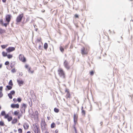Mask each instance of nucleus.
<instances>
[{
  "label": "nucleus",
  "mask_w": 133,
  "mask_h": 133,
  "mask_svg": "<svg viewBox=\"0 0 133 133\" xmlns=\"http://www.w3.org/2000/svg\"><path fill=\"white\" fill-rule=\"evenodd\" d=\"M6 56L8 59H11L12 58L13 56L12 54H7Z\"/></svg>",
  "instance_id": "obj_21"
},
{
  "label": "nucleus",
  "mask_w": 133,
  "mask_h": 133,
  "mask_svg": "<svg viewBox=\"0 0 133 133\" xmlns=\"http://www.w3.org/2000/svg\"><path fill=\"white\" fill-rule=\"evenodd\" d=\"M8 45V44L5 45H3L1 46V47L3 49H4L6 48Z\"/></svg>",
  "instance_id": "obj_28"
},
{
  "label": "nucleus",
  "mask_w": 133,
  "mask_h": 133,
  "mask_svg": "<svg viewBox=\"0 0 133 133\" xmlns=\"http://www.w3.org/2000/svg\"><path fill=\"white\" fill-rule=\"evenodd\" d=\"M60 50L62 52H63L64 51V49L63 47L62 46H60Z\"/></svg>",
  "instance_id": "obj_29"
},
{
  "label": "nucleus",
  "mask_w": 133,
  "mask_h": 133,
  "mask_svg": "<svg viewBox=\"0 0 133 133\" xmlns=\"http://www.w3.org/2000/svg\"><path fill=\"white\" fill-rule=\"evenodd\" d=\"M5 32L4 30H3L1 28H0V34H2Z\"/></svg>",
  "instance_id": "obj_33"
},
{
  "label": "nucleus",
  "mask_w": 133,
  "mask_h": 133,
  "mask_svg": "<svg viewBox=\"0 0 133 133\" xmlns=\"http://www.w3.org/2000/svg\"><path fill=\"white\" fill-rule=\"evenodd\" d=\"M33 130L35 133H40L39 127L38 125L35 124L34 125Z\"/></svg>",
  "instance_id": "obj_4"
},
{
  "label": "nucleus",
  "mask_w": 133,
  "mask_h": 133,
  "mask_svg": "<svg viewBox=\"0 0 133 133\" xmlns=\"http://www.w3.org/2000/svg\"><path fill=\"white\" fill-rule=\"evenodd\" d=\"M2 64H0V68H2Z\"/></svg>",
  "instance_id": "obj_56"
},
{
  "label": "nucleus",
  "mask_w": 133,
  "mask_h": 133,
  "mask_svg": "<svg viewBox=\"0 0 133 133\" xmlns=\"http://www.w3.org/2000/svg\"><path fill=\"white\" fill-rule=\"evenodd\" d=\"M76 100L78 103H79V101L77 98L76 99Z\"/></svg>",
  "instance_id": "obj_48"
},
{
  "label": "nucleus",
  "mask_w": 133,
  "mask_h": 133,
  "mask_svg": "<svg viewBox=\"0 0 133 133\" xmlns=\"http://www.w3.org/2000/svg\"><path fill=\"white\" fill-rule=\"evenodd\" d=\"M56 125L54 123H52L51 124V128H53L55 127Z\"/></svg>",
  "instance_id": "obj_31"
},
{
  "label": "nucleus",
  "mask_w": 133,
  "mask_h": 133,
  "mask_svg": "<svg viewBox=\"0 0 133 133\" xmlns=\"http://www.w3.org/2000/svg\"><path fill=\"white\" fill-rule=\"evenodd\" d=\"M44 48L45 50H46L48 47V44L46 43H45L44 45Z\"/></svg>",
  "instance_id": "obj_25"
},
{
  "label": "nucleus",
  "mask_w": 133,
  "mask_h": 133,
  "mask_svg": "<svg viewBox=\"0 0 133 133\" xmlns=\"http://www.w3.org/2000/svg\"><path fill=\"white\" fill-rule=\"evenodd\" d=\"M26 133H31L30 131H27Z\"/></svg>",
  "instance_id": "obj_58"
},
{
  "label": "nucleus",
  "mask_w": 133,
  "mask_h": 133,
  "mask_svg": "<svg viewBox=\"0 0 133 133\" xmlns=\"http://www.w3.org/2000/svg\"><path fill=\"white\" fill-rule=\"evenodd\" d=\"M11 72L12 73H15L16 72V70L15 68H14L11 70Z\"/></svg>",
  "instance_id": "obj_37"
},
{
  "label": "nucleus",
  "mask_w": 133,
  "mask_h": 133,
  "mask_svg": "<svg viewBox=\"0 0 133 133\" xmlns=\"http://www.w3.org/2000/svg\"><path fill=\"white\" fill-rule=\"evenodd\" d=\"M18 133H22L23 132L21 128H19L18 130Z\"/></svg>",
  "instance_id": "obj_34"
},
{
  "label": "nucleus",
  "mask_w": 133,
  "mask_h": 133,
  "mask_svg": "<svg viewBox=\"0 0 133 133\" xmlns=\"http://www.w3.org/2000/svg\"><path fill=\"white\" fill-rule=\"evenodd\" d=\"M55 133H58L55 132Z\"/></svg>",
  "instance_id": "obj_64"
},
{
  "label": "nucleus",
  "mask_w": 133,
  "mask_h": 133,
  "mask_svg": "<svg viewBox=\"0 0 133 133\" xmlns=\"http://www.w3.org/2000/svg\"><path fill=\"white\" fill-rule=\"evenodd\" d=\"M3 88V87L2 86H1L0 87V91H2V89Z\"/></svg>",
  "instance_id": "obj_45"
},
{
  "label": "nucleus",
  "mask_w": 133,
  "mask_h": 133,
  "mask_svg": "<svg viewBox=\"0 0 133 133\" xmlns=\"http://www.w3.org/2000/svg\"><path fill=\"white\" fill-rule=\"evenodd\" d=\"M22 101V99L20 98H18L17 99V101L20 102Z\"/></svg>",
  "instance_id": "obj_40"
},
{
  "label": "nucleus",
  "mask_w": 133,
  "mask_h": 133,
  "mask_svg": "<svg viewBox=\"0 0 133 133\" xmlns=\"http://www.w3.org/2000/svg\"><path fill=\"white\" fill-rule=\"evenodd\" d=\"M14 131L15 132H17V130L15 129L14 130Z\"/></svg>",
  "instance_id": "obj_53"
},
{
  "label": "nucleus",
  "mask_w": 133,
  "mask_h": 133,
  "mask_svg": "<svg viewBox=\"0 0 133 133\" xmlns=\"http://www.w3.org/2000/svg\"><path fill=\"white\" fill-rule=\"evenodd\" d=\"M3 94L2 92V91H0V98H1L3 96Z\"/></svg>",
  "instance_id": "obj_39"
},
{
  "label": "nucleus",
  "mask_w": 133,
  "mask_h": 133,
  "mask_svg": "<svg viewBox=\"0 0 133 133\" xmlns=\"http://www.w3.org/2000/svg\"><path fill=\"white\" fill-rule=\"evenodd\" d=\"M11 16L10 15H7L5 17V19L8 22V24H9L11 19Z\"/></svg>",
  "instance_id": "obj_15"
},
{
  "label": "nucleus",
  "mask_w": 133,
  "mask_h": 133,
  "mask_svg": "<svg viewBox=\"0 0 133 133\" xmlns=\"http://www.w3.org/2000/svg\"><path fill=\"white\" fill-rule=\"evenodd\" d=\"M41 45H39V49H41Z\"/></svg>",
  "instance_id": "obj_54"
},
{
  "label": "nucleus",
  "mask_w": 133,
  "mask_h": 133,
  "mask_svg": "<svg viewBox=\"0 0 133 133\" xmlns=\"http://www.w3.org/2000/svg\"><path fill=\"white\" fill-rule=\"evenodd\" d=\"M11 107L12 108H17L18 109L19 108V105L18 104H12L11 105Z\"/></svg>",
  "instance_id": "obj_16"
},
{
  "label": "nucleus",
  "mask_w": 133,
  "mask_h": 133,
  "mask_svg": "<svg viewBox=\"0 0 133 133\" xmlns=\"http://www.w3.org/2000/svg\"><path fill=\"white\" fill-rule=\"evenodd\" d=\"M5 125L3 121H0V126L3 127Z\"/></svg>",
  "instance_id": "obj_23"
},
{
  "label": "nucleus",
  "mask_w": 133,
  "mask_h": 133,
  "mask_svg": "<svg viewBox=\"0 0 133 133\" xmlns=\"http://www.w3.org/2000/svg\"><path fill=\"white\" fill-rule=\"evenodd\" d=\"M15 92L14 90H12L10 92V93L8 94V96L10 99L12 98V95H14L15 94Z\"/></svg>",
  "instance_id": "obj_14"
},
{
  "label": "nucleus",
  "mask_w": 133,
  "mask_h": 133,
  "mask_svg": "<svg viewBox=\"0 0 133 133\" xmlns=\"http://www.w3.org/2000/svg\"><path fill=\"white\" fill-rule=\"evenodd\" d=\"M26 107V105L24 103H23L21 105V109L24 112H25V109Z\"/></svg>",
  "instance_id": "obj_17"
},
{
  "label": "nucleus",
  "mask_w": 133,
  "mask_h": 133,
  "mask_svg": "<svg viewBox=\"0 0 133 133\" xmlns=\"http://www.w3.org/2000/svg\"><path fill=\"white\" fill-rule=\"evenodd\" d=\"M13 101L14 103H16L17 102V100L16 98H14L13 99Z\"/></svg>",
  "instance_id": "obj_43"
},
{
  "label": "nucleus",
  "mask_w": 133,
  "mask_h": 133,
  "mask_svg": "<svg viewBox=\"0 0 133 133\" xmlns=\"http://www.w3.org/2000/svg\"><path fill=\"white\" fill-rule=\"evenodd\" d=\"M1 106L0 105V110H1Z\"/></svg>",
  "instance_id": "obj_60"
},
{
  "label": "nucleus",
  "mask_w": 133,
  "mask_h": 133,
  "mask_svg": "<svg viewBox=\"0 0 133 133\" xmlns=\"http://www.w3.org/2000/svg\"><path fill=\"white\" fill-rule=\"evenodd\" d=\"M25 68L28 69H29V68H30V67H29V65L27 64L25 65Z\"/></svg>",
  "instance_id": "obj_41"
},
{
  "label": "nucleus",
  "mask_w": 133,
  "mask_h": 133,
  "mask_svg": "<svg viewBox=\"0 0 133 133\" xmlns=\"http://www.w3.org/2000/svg\"><path fill=\"white\" fill-rule=\"evenodd\" d=\"M4 25L5 27H6L7 26V25H8V23H5L3 24Z\"/></svg>",
  "instance_id": "obj_46"
},
{
  "label": "nucleus",
  "mask_w": 133,
  "mask_h": 133,
  "mask_svg": "<svg viewBox=\"0 0 133 133\" xmlns=\"http://www.w3.org/2000/svg\"><path fill=\"white\" fill-rule=\"evenodd\" d=\"M4 64L5 65L8 66L9 65V62L8 61H6L5 62Z\"/></svg>",
  "instance_id": "obj_36"
},
{
  "label": "nucleus",
  "mask_w": 133,
  "mask_h": 133,
  "mask_svg": "<svg viewBox=\"0 0 133 133\" xmlns=\"http://www.w3.org/2000/svg\"><path fill=\"white\" fill-rule=\"evenodd\" d=\"M6 87L8 90H11L12 88V86L9 85H7Z\"/></svg>",
  "instance_id": "obj_27"
},
{
  "label": "nucleus",
  "mask_w": 133,
  "mask_h": 133,
  "mask_svg": "<svg viewBox=\"0 0 133 133\" xmlns=\"http://www.w3.org/2000/svg\"><path fill=\"white\" fill-rule=\"evenodd\" d=\"M18 120L17 119V118H14V119L12 121V124H14L16 123L17 122Z\"/></svg>",
  "instance_id": "obj_20"
},
{
  "label": "nucleus",
  "mask_w": 133,
  "mask_h": 133,
  "mask_svg": "<svg viewBox=\"0 0 133 133\" xmlns=\"http://www.w3.org/2000/svg\"><path fill=\"white\" fill-rule=\"evenodd\" d=\"M19 59L23 62H25L26 61V59L24 56L22 54H20L19 56Z\"/></svg>",
  "instance_id": "obj_10"
},
{
  "label": "nucleus",
  "mask_w": 133,
  "mask_h": 133,
  "mask_svg": "<svg viewBox=\"0 0 133 133\" xmlns=\"http://www.w3.org/2000/svg\"><path fill=\"white\" fill-rule=\"evenodd\" d=\"M18 125H20V123H18Z\"/></svg>",
  "instance_id": "obj_59"
},
{
  "label": "nucleus",
  "mask_w": 133,
  "mask_h": 133,
  "mask_svg": "<svg viewBox=\"0 0 133 133\" xmlns=\"http://www.w3.org/2000/svg\"><path fill=\"white\" fill-rule=\"evenodd\" d=\"M57 72L58 74L60 77L64 78H65V72L62 68H59Z\"/></svg>",
  "instance_id": "obj_2"
},
{
  "label": "nucleus",
  "mask_w": 133,
  "mask_h": 133,
  "mask_svg": "<svg viewBox=\"0 0 133 133\" xmlns=\"http://www.w3.org/2000/svg\"><path fill=\"white\" fill-rule=\"evenodd\" d=\"M17 81L19 86L22 85L24 83L23 81L22 80H17Z\"/></svg>",
  "instance_id": "obj_18"
},
{
  "label": "nucleus",
  "mask_w": 133,
  "mask_h": 133,
  "mask_svg": "<svg viewBox=\"0 0 133 133\" xmlns=\"http://www.w3.org/2000/svg\"><path fill=\"white\" fill-rule=\"evenodd\" d=\"M1 43V41H0V43Z\"/></svg>",
  "instance_id": "obj_61"
},
{
  "label": "nucleus",
  "mask_w": 133,
  "mask_h": 133,
  "mask_svg": "<svg viewBox=\"0 0 133 133\" xmlns=\"http://www.w3.org/2000/svg\"><path fill=\"white\" fill-rule=\"evenodd\" d=\"M15 50V47H10L6 49V51L7 52L10 53L14 51Z\"/></svg>",
  "instance_id": "obj_11"
},
{
  "label": "nucleus",
  "mask_w": 133,
  "mask_h": 133,
  "mask_svg": "<svg viewBox=\"0 0 133 133\" xmlns=\"http://www.w3.org/2000/svg\"><path fill=\"white\" fill-rule=\"evenodd\" d=\"M35 113H37V115H38V111H35Z\"/></svg>",
  "instance_id": "obj_55"
},
{
  "label": "nucleus",
  "mask_w": 133,
  "mask_h": 133,
  "mask_svg": "<svg viewBox=\"0 0 133 133\" xmlns=\"http://www.w3.org/2000/svg\"><path fill=\"white\" fill-rule=\"evenodd\" d=\"M49 118H50V117H47V118L48 119V120H49Z\"/></svg>",
  "instance_id": "obj_57"
},
{
  "label": "nucleus",
  "mask_w": 133,
  "mask_h": 133,
  "mask_svg": "<svg viewBox=\"0 0 133 133\" xmlns=\"http://www.w3.org/2000/svg\"><path fill=\"white\" fill-rule=\"evenodd\" d=\"M75 125H75V124H74V125L73 126V128L74 129L75 133H77V130L76 128L75 127Z\"/></svg>",
  "instance_id": "obj_35"
},
{
  "label": "nucleus",
  "mask_w": 133,
  "mask_h": 133,
  "mask_svg": "<svg viewBox=\"0 0 133 133\" xmlns=\"http://www.w3.org/2000/svg\"><path fill=\"white\" fill-rule=\"evenodd\" d=\"M9 84L12 86L13 85V83L11 80L10 81L9 83Z\"/></svg>",
  "instance_id": "obj_32"
},
{
  "label": "nucleus",
  "mask_w": 133,
  "mask_h": 133,
  "mask_svg": "<svg viewBox=\"0 0 133 133\" xmlns=\"http://www.w3.org/2000/svg\"><path fill=\"white\" fill-rule=\"evenodd\" d=\"M20 112L19 110L14 111V115L15 116H18V118L19 119L20 117L22 116V114H20Z\"/></svg>",
  "instance_id": "obj_8"
},
{
  "label": "nucleus",
  "mask_w": 133,
  "mask_h": 133,
  "mask_svg": "<svg viewBox=\"0 0 133 133\" xmlns=\"http://www.w3.org/2000/svg\"><path fill=\"white\" fill-rule=\"evenodd\" d=\"M90 74L92 76L94 75V72L93 71H91L90 72Z\"/></svg>",
  "instance_id": "obj_42"
},
{
  "label": "nucleus",
  "mask_w": 133,
  "mask_h": 133,
  "mask_svg": "<svg viewBox=\"0 0 133 133\" xmlns=\"http://www.w3.org/2000/svg\"><path fill=\"white\" fill-rule=\"evenodd\" d=\"M23 126L25 130L28 129L29 127V125L27 123H24L23 125Z\"/></svg>",
  "instance_id": "obj_19"
},
{
  "label": "nucleus",
  "mask_w": 133,
  "mask_h": 133,
  "mask_svg": "<svg viewBox=\"0 0 133 133\" xmlns=\"http://www.w3.org/2000/svg\"><path fill=\"white\" fill-rule=\"evenodd\" d=\"M0 133H2L1 132H0Z\"/></svg>",
  "instance_id": "obj_63"
},
{
  "label": "nucleus",
  "mask_w": 133,
  "mask_h": 133,
  "mask_svg": "<svg viewBox=\"0 0 133 133\" xmlns=\"http://www.w3.org/2000/svg\"><path fill=\"white\" fill-rule=\"evenodd\" d=\"M63 65L65 68L68 70L70 69V66L69 65V63L66 60H65L63 63Z\"/></svg>",
  "instance_id": "obj_7"
},
{
  "label": "nucleus",
  "mask_w": 133,
  "mask_h": 133,
  "mask_svg": "<svg viewBox=\"0 0 133 133\" xmlns=\"http://www.w3.org/2000/svg\"><path fill=\"white\" fill-rule=\"evenodd\" d=\"M45 133H49V132L47 131V130H45Z\"/></svg>",
  "instance_id": "obj_51"
},
{
  "label": "nucleus",
  "mask_w": 133,
  "mask_h": 133,
  "mask_svg": "<svg viewBox=\"0 0 133 133\" xmlns=\"http://www.w3.org/2000/svg\"><path fill=\"white\" fill-rule=\"evenodd\" d=\"M65 92L66 93L65 97L66 98H70L71 97V94L70 93L69 90L68 89H66Z\"/></svg>",
  "instance_id": "obj_9"
},
{
  "label": "nucleus",
  "mask_w": 133,
  "mask_h": 133,
  "mask_svg": "<svg viewBox=\"0 0 133 133\" xmlns=\"http://www.w3.org/2000/svg\"><path fill=\"white\" fill-rule=\"evenodd\" d=\"M0 22L2 24H3V19H1L0 20Z\"/></svg>",
  "instance_id": "obj_47"
},
{
  "label": "nucleus",
  "mask_w": 133,
  "mask_h": 133,
  "mask_svg": "<svg viewBox=\"0 0 133 133\" xmlns=\"http://www.w3.org/2000/svg\"><path fill=\"white\" fill-rule=\"evenodd\" d=\"M28 71L29 73H33L34 72V70H31V68H29V69H28Z\"/></svg>",
  "instance_id": "obj_26"
},
{
  "label": "nucleus",
  "mask_w": 133,
  "mask_h": 133,
  "mask_svg": "<svg viewBox=\"0 0 133 133\" xmlns=\"http://www.w3.org/2000/svg\"><path fill=\"white\" fill-rule=\"evenodd\" d=\"M42 131H43L47 130V125L45 122H42L41 124Z\"/></svg>",
  "instance_id": "obj_5"
},
{
  "label": "nucleus",
  "mask_w": 133,
  "mask_h": 133,
  "mask_svg": "<svg viewBox=\"0 0 133 133\" xmlns=\"http://www.w3.org/2000/svg\"><path fill=\"white\" fill-rule=\"evenodd\" d=\"M89 50V49H85L84 47H83L81 49V53L82 55H88Z\"/></svg>",
  "instance_id": "obj_3"
},
{
  "label": "nucleus",
  "mask_w": 133,
  "mask_h": 133,
  "mask_svg": "<svg viewBox=\"0 0 133 133\" xmlns=\"http://www.w3.org/2000/svg\"><path fill=\"white\" fill-rule=\"evenodd\" d=\"M74 16L75 18H79L78 15L77 14H75L74 15Z\"/></svg>",
  "instance_id": "obj_44"
},
{
  "label": "nucleus",
  "mask_w": 133,
  "mask_h": 133,
  "mask_svg": "<svg viewBox=\"0 0 133 133\" xmlns=\"http://www.w3.org/2000/svg\"><path fill=\"white\" fill-rule=\"evenodd\" d=\"M1 116H4L5 119H7L8 122L11 121L12 119L11 116H9L8 114H6L5 112V111H2L0 114Z\"/></svg>",
  "instance_id": "obj_1"
},
{
  "label": "nucleus",
  "mask_w": 133,
  "mask_h": 133,
  "mask_svg": "<svg viewBox=\"0 0 133 133\" xmlns=\"http://www.w3.org/2000/svg\"><path fill=\"white\" fill-rule=\"evenodd\" d=\"M7 53L8 52H6L4 51H3L2 52V56L4 57L6 56L7 55Z\"/></svg>",
  "instance_id": "obj_22"
},
{
  "label": "nucleus",
  "mask_w": 133,
  "mask_h": 133,
  "mask_svg": "<svg viewBox=\"0 0 133 133\" xmlns=\"http://www.w3.org/2000/svg\"><path fill=\"white\" fill-rule=\"evenodd\" d=\"M58 129H56L55 131V132L58 133Z\"/></svg>",
  "instance_id": "obj_49"
},
{
  "label": "nucleus",
  "mask_w": 133,
  "mask_h": 133,
  "mask_svg": "<svg viewBox=\"0 0 133 133\" xmlns=\"http://www.w3.org/2000/svg\"><path fill=\"white\" fill-rule=\"evenodd\" d=\"M78 118V114H74V121L75 125H76L77 123Z\"/></svg>",
  "instance_id": "obj_13"
},
{
  "label": "nucleus",
  "mask_w": 133,
  "mask_h": 133,
  "mask_svg": "<svg viewBox=\"0 0 133 133\" xmlns=\"http://www.w3.org/2000/svg\"><path fill=\"white\" fill-rule=\"evenodd\" d=\"M45 10H42V12H45Z\"/></svg>",
  "instance_id": "obj_52"
},
{
  "label": "nucleus",
  "mask_w": 133,
  "mask_h": 133,
  "mask_svg": "<svg viewBox=\"0 0 133 133\" xmlns=\"http://www.w3.org/2000/svg\"><path fill=\"white\" fill-rule=\"evenodd\" d=\"M10 133H12V132H11Z\"/></svg>",
  "instance_id": "obj_62"
},
{
  "label": "nucleus",
  "mask_w": 133,
  "mask_h": 133,
  "mask_svg": "<svg viewBox=\"0 0 133 133\" xmlns=\"http://www.w3.org/2000/svg\"><path fill=\"white\" fill-rule=\"evenodd\" d=\"M54 111L58 113L59 112V109L56 108H55L54 109Z\"/></svg>",
  "instance_id": "obj_30"
},
{
  "label": "nucleus",
  "mask_w": 133,
  "mask_h": 133,
  "mask_svg": "<svg viewBox=\"0 0 133 133\" xmlns=\"http://www.w3.org/2000/svg\"><path fill=\"white\" fill-rule=\"evenodd\" d=\"M41 38L40 37L39 38H37L36 39V41L37 42H40L41 40Z\"/></svg>",
  "instance_id": "obj_38"
},
{
  "label": "nucleus",
  "mask_w": 133,
  "mask_h": 133,
  "mask_svg": "<svg viewBox=\"0 0 133 133\" xmlns=\"http://www.w3.org/2000/svg\"><path fill=\"white\" fill-rule=\"evenodd\" d=\"M23 14L22 13L19 14L17 16L16 19V21L17 23H19L21 21L22 18L23 17Z\"/></svg>",
  "instance_id": "obj_6"
},
{
  "label": "nucleus",
  "mask_w": 133,
  "mask_h": 133,
  "mask_svg": "<svg viewBox=\"0 0 133 133\" xmlns=\"http://www.w3.org/2000/svg\"><path fill=\"white\" fill-rule=\"evenodd\" d=\"M15 64L14 62H11L10 64V65H8L6 66V68L7 69L9 70H10L13 67L15 66Z\"/></svg>",
  "instance_id": "obj_12"
},
{
  "label": "nucleus",
  "mask_w": 133,
  "mask_h": 133,
  "mask_svg": "<svg viewBox=\"0 0 133 133\" xmlns=\"http://www.w3.org/2000/svg\"><path fill=\"white\" fill-rule=\"evenodd\" d=\"M83 109V107H82V113L83 115V116H85V110H84Z\"/></svg>",
  "instance_id": "obj_24"
},
{
  "label": "nucleus",
  "mask_w": 133,
  "mask_h": 133,
  "mask_svg": "<svg viewBox=\"0 0 133 133\" xmlns=\"http://www.w3.org/2000/svg\"><path fill=\"white\" fill-rule=\"evenodd\" d=\"M2 1L3 2L5 3L6 2V0H2Z\"/></svg>",
  "instance_id": "obj_50"
}]
</instances>
